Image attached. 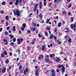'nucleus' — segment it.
<instances>
[{"label":"nucleus","mask_w":76,"mask_h":76,"mask_svg":"<svg viewBox=\"0 0 76 76\" xmlns=\"http://www.w3.org/2000/svg\"><path fill=\"white\" fill-rule=\"evenodd\" d=\"M0 12L1 14H3L4 13V11L3 10H1L0 11Z\"/></svg>","instance_id":"nucleus-37"},{"label":"nucleus","mask_w":76,"mask_h":76,"mask_svg":"<svg viewBox=\"0 0 76 76\" xmlns=\"http://www.w3.org/2000/svg\"><path fill=\"white\" fill-rule=\"evenodd\" d=\"M16 28V27H15V26H14L13 27V31H16V29H15Z\"/></svg>","instance_id":"nucleus-27"},{"label":"nucleus","mask_w":76,"mask_h":76,"mask_svg":"<svg viewBox=\"0 0 76 76\" xmlns=\"http://www.w3.org/2000/svg\"><path fill=\"white\" fill-rule=\"evenodd\" d=\"M71 14V13L70 12H69L68 13V15H70Z\"/></svg>","instance_id":"nucleus-64"},{"label":"nucleus","mask_w":76,"mask_h":76,"mask_svg":"<svg viewBox=\"0 0 76 76\" xmlns=\"http://www.w3.org/2000/svg\"><path fill=\"white\" fill-rule=\"evenodd\" d=\"M3 41H4V42L5 43L7 42V40H6V39H4Z\"/></svg>","instance_id":"nucleus-45"},{"label":"nucleus","mask_w":76,"mask_h":76,"mask_svg":"<svg viewBox=\"0 0 76 76\" xmlns=\"http://www.w3.org/2000/svg\"><path fill=\"white\" fill-rule=\"evenodd\" d=\"M10 37L11 39L13 38H14V36L12 35V34H11L10 35Z\"/></svg>","instance_id":"nucleus-15"},{"label":"nucleus","mask_w":76,"mask_h":76,"mask_svg":"<svg viewBox=\"0 0 76 76\" xmlns=\"http://www.w3.org/2000/svg\"><path fill=\"white\" fill-rule=\"evenodd\" d=\"M17 42H18L17 44H20V42H21V41H20V39H17Z\"/></svg>","instance_id":"nucleus-5"},{"label":"nucleus","mask_w":76,"mask_h":76,"mask_svg":"<svg viewBox=\"0 0 76 76\" xmlns=\"http://www.w3.org/2000/svg\"><path fill=\"white\" fill-rule=\"evenodd\" d=\"M56 72H57V73L59 72V69H57L56 70Z\"/></svg>","instance_id":"nucleus-53"},{"label":"nucleus","mask_w":76,"mask_h":76,"mask_svg":"<svg viewBox=\"0 0 76 76\" xmlns=\"http://www.w3.org/2000/svg\"><path fill=\"white\" fill-rule=\"evenodd\" d=\"M10 4L12 5V4H13V2H12V1L10 2Z\"/></svg>","instance_id":"nucleus-59"},{"label":"nucleus","mask_w":76,"mask_h":76,"mask_svg":"<svg viewBox=\"0 0 76 76\" xmlns=\"http://www.w3.org/2000/svg\"><path fill=\"white\" fill-rule=\"evenodd\" d=\"M27 32H28V34H31V31H30V30H28L27 31Z\"/></svg>","instance_id":"nucleus-40"},{"label":"nucleus","mask_w":76,"mask_h":76,"mask_svg":"<svg viewBox=\"0 0 76 76\" xmlns=\"http://www.w3.org/2000/svg\"><path fill=\"white\" fill-rule=\"evenodd\" d=\"M35 75L37 76H38L39 75V72L38 71H36L35 72Z\"/></svg>","instance_id":"nucleus-9"},{"label":"nucleus","mask_w":76,"mask_h":76,"mask_svg":"<svg viewBox=\"0 0 76 76\" xmlns=\"http://www.w3.org/2000/svg\"><path fill=\"white\" fill-rule=\"evenodd\" d=\"M38 3H37L36 4L35 6L34 7H36V8H37V6H38Z\"/></svg>","instance_id":"nucleus-33"},{"label":"nucleus","mask_w":76,"mask_h":76,"mask_svg":"<svg viewBox=\"0 0 76 76\" xmlns=\"http://www.w3.org/2000/svg\"><path fill=\"white\" fill-rule=\"evenodd\" d=\"M45 61L46 62H49L50 61V60H49V59L48 58H45Z\"/></svg>","instance_id":"nucleus-10"},{"label":"nucleus","mask_w":76,"mask_h":76,"mask_svg":"<svg viewBox=\"0 0 76 76\" xmlns=\"http://www.w3.org/2000/svg\"><path fill=\"white\" fill-rule=\"evenodd\" d=\"M19 0H16L15 2V5L17 6V5L18 4V2H19Z\"/></svg>","instance_id":"nucleus-6"},{"label":"nucleus","mask_w":76,"mask_h":76,"mask_svg":"<svg viewBox=\"0 0 76 76\" xmlns=\"http://www.w3.org/2000/svg\"><path fill=\"white\" fill-rule=\"evenodd\" d=\"M36 30V29L34 27L33 28V31H35Z\"/></svg>","instance_id":"nucleus-44"},{"label":"nucleus","mask_w":76,"mask_h":76,"mask_svg":"<svg viewBox=\"0 0 76 76\" xmlns=\"http://www.w3.org/2000/svg\"><path fill=\"white\" fill-rule=\"evenodd\" d=\"M12 20H16V18H13Z\"/></svg>","instance_id":"nucleus-63"},{"label":"nucleus","mask_w":76,"mask_h":76,"mask_svg":"<svg viewBox=\"0 0 76 76\" xmlns=\"http://www.w3.org/2000/svg\"><path fill=\"white\" fill-rule=\"evenodd\" d=\"M61 23L60 22L59 23L58 25V27H60L61 26Z\"/></svg>","instance_id":"nucleus-20"},{"label":"nucleus","mask_w":76,"mask_h":76,"mask_svg":"<svg viewBox=\"0 0 76 76\" xmlns=\"http://www.w3.org/2000/svg\"><path fill=\"white\" fill-rule=\"evenodd\" d=\"M37 8H36L35 7H34V12H36V11H37Z\"/></svg>","instance_id":"nucleus-22"},{"label":"nucleus","mask_w":76,"mask_h":76,"mask_svg":"<svg viewBox=\"0 0 76 76\" xmlns=\"http://www.w3.org/2000/svg\"><path fill=\"white\" fill-rule=\"evenodd\" d=\"M38 37H42L41 35V34H38Z\"/></svg>","instance_id":"nucleus-54"},{"label":"nucleus","mask_w":76,"mask_h":76,"mask_svg":"<svg viewBox=\"0 0 76 76\" xmlns=\"http://www.w3.org/2000/svg\"><path fill=\"white\" fill-rule=\"evenodd\" d=\"M72 7V4H69L68 5V7H69V8H70V7Z\"/></svg>","instance_id":"nucleus-34"},{"label":"nucleus","mask_w":76,"mask_h":76,"mask_svg":"<svg viewBox=\"0 0 76 76\" xmlns=\"http://www.w3.org/2000/svg\"><path fill=\"white\" fill-rule=\"evenodd\" d=\"M5 18L7 20H9V16H8L7 15L5 16Z\"/></svg>","instance_id":"nucleus-25"},{"label":"nucleus","mask_w":76,"mask_h":76,"mask_svg":"<svg viewBox=\"0 0 76 76\" xmlns=\"http://www.w3.org/2000/svg\"><path fill=\"white\" fill-rule=\"evenodd\" d=\"M39 9H41V7H42V3L40 2L39 4Z\"/></svg>","instance_id":"nucleus-21"},{"label":"nucleus","mask_w":76,"mask_h":76,"mask_svg":"<svg viewBox=\"0 0 76 76\" xmlns=\"http://www.w3.org/2000/svg\"><path fill=\"white\" fill-rule=\"evenodd\" d=\"M51 73L52 74H54L55 72H54V69H52L51 70Z\"/></svg>","instance_id":"nucleus-23"},{"label":"nucleus","mask_w":76,"mask_h":76,"mask_svg":"<svg viewBox=\"0 0 76 76\" xmlns=\"http://www.w3.org/2000/svg\"><path fill=\"white\" fill-rule=\"evenodd\" d=\"M45 35L47 37H48V32L47 31L45 32Z\"/></svg>","instance_id":"nucleus-18"},{"label":"nucleus","mask_w":76,"mask_h":76,"mask_svg":"<svg viewBox=\"0 0 76 76\" xmlns=\"http://www.w3.org/2000/svg\"><path fill=\"white\" fill-rule=\"evenodd\" d=\"M47 30H48L49 31H50V28H47Z\"/></svg>","instance_id":"nucleus-58"},{"label":"nucleus","mask_w":76,"mask_h":76,"mask_svg":"<svg viewBox=\"0 0 76 76\" xmlns=\"http://www.w3.org/2000/svg\"><path fill=\"white\" fill-rule=\"evenodd\" d=\"M50 21V19H48L46 21V23H49V22Z\"/></svg>","instance_id":"nucleus-30"},{"label":"nucleus","mask_w":76,"mask_h":76,"mask_svg":"<svg viewBox=\"0 0 76 76\" xmlns=\"http://www.w3.org/2000/svg\"><path fill=\"white\" fill-rule=\"evenodd\" d=\"M19 69H22V65H20Z\"/></svg>","instance_id":"nucleus-50"},{"label":"nucleus","mask_w":76,"mask_h":76,"mask_svg":"<svg viewBox=\"0 0 76 76\" xmlns=\"http://www.w3.org/2000/svg\"><path fill=\"white\" fill-rule=\"evenodd\" d=\"M14 44H14V43H13V42H12L11 43V45H14Z\"/></svg>","instance_id":"nucleus-48"},{"label":"nucleus","mask_w":76,"mask_h":76,"mask_svg":"<svg viewBox=\"0 0 76 76\" xmlns=\"http://www.w3.org/2000/svg\"><path fill=\"white\" fill-rule=\"evenodd\" d=\"M24 29H25V28H24V27H23L22 28V31H24Z\"/></svg>","instance_id":"nucleus-60"},{"label":"nucleus","mask_w":76,"mask_h":76,"mask_svg":"<svg viewBox=\"0 0 76 76\" xmlns=\"http://www.w3.org/2000/svg\"><path fill=\"white\" fill-rule=\"evenodd\" d=\"M1 57H4V54L3 53L1 54Z\"/></svg>","instance_id":"nucleus-56"},{"label":"nucleus","mask_w":76,"mask_h":76,"mask_svg":"<svg viewBox=\"0 0 76 76\" xmlns=\"http://www.w3.org/2000/svg\"><path fill=\"white\" fill-rule=\"evenodd\" d=\"M39 57H40L41 58H43V55H40Z\"/></svg>","instance_id":"nucleus-43"},{"label":"nucleus","mask_w":76,"mask_h":76,"mask_svg":"<svg viewBox=\"0 0 76 76\" xmlns=\"http://www.w3.org/2000/svg\"><path fill=\"white\" fill-rule=\"evenodd\" d=\"M3 30V28H0V32H1V31Z\"/></svg>","instance_id":"nucleus-55"},{"label":"nucleus","mask_w":76,"mask_h":76,"mask_svg":"<svg viewBox=\"0 0 76 76\" xmlns=\"http://www.w3.org/2000/svg\"><path fill=\"white\" fill-rule=\"evenodd\" d=\"M62 70L61 72L62 73H64V71L65 70V68L64 67H63L61 69Z\"/></svg>","instance_id":"nucleus-4"},{"label":"nucleus","mask_w":76,"mask_h":76,"mask_svg":"<svg viewBox=\"0 0 76 76\" xmlns=\"http://www.w3.org/2000/svg\"><path fill=\"white\" fill-rule=\"evenodd\" d=\"M16 38H14L13 39V42H16Z\"/></svg>","instance_id":"nucleus-29"},{"label":"nucleus","mask_w":76,"mask_h":76,"mask_svg":"<svg viewBox=\"0 0 76 76\" xmlns=\"http://www.w3.org/2000/svg\"><path fill=\"white\" fill-rule=\"evenodd\" d=\"M38 58H39V60H41V57L40 56Z\"/></svg>","instance_id":"nucleus-61"},{"label":"nucleus","mask_w":76,"mask_h":76,"mask_svg":"<svg viewBox=\"0 0 76 76\" xmlns=\"http://www.w3.org/2000/svg\"><path fill=\"white\" fill-rule=\"evenodd\" d=\"M60 1V0H54V3H58L59 1Z\"/></svg>","instance_id":"nucleus-8"},{"label":"nucleus","mask_w":76,"mask_h":76,"mask_svg":"<svg viewBox=\"0 0 76 76\" xmlns=\"http://www.w3.org/2000/svg\"><path fill=\"white\" fill-rule=\"evenodd\" d=\"M60 61V58H58L56 60V62H59Z\"/></svg>","instance_id":"nucleus-17"},{"label":"nucleus","mask_w":76,"mask_h":76,"mask_svg":"<svg viewBox=\"0 0 76 76\" xmlns=\"http://www.w3.org/2000/svg\"><path fill=\"white\" fill-rule=\"evenodd\" d=\"M64 60L65 61H67V59L66 58H64Z\"/></svg>","instance_id":"nucleus-47"},{"label":"nucleus","mask_w":76,"mask_h":76,"mask_svg":"<svg viewBox=\"0 0 76 76\" xmlns=\"http://www.w3.org/2000/svg\"><path fill=\"white\" fill-rule=\"evenodd\" d=\"M10 56H12V53L11 52L10 53Z\"/></svg>","instance_id":"nucleus-62"},{"label":"nucleus","mask_w":76,"mask_h":76,"mask_svg":"<svg viewBox=\"0 0 76 76\" xmlns=\"http://www.w3.org/2000/svg\"><path fill=\"white\" fill-rule=\"evenodd\" d=\"M65 32H66V33H69V30H67L65 31Z\"/></svg>","instance_id":"nucleus-41"},{"label":"nucleus","mask_w":76,"mask_h":76,"mask_svg":"<svg viewBox=\"0 0 76 76\" xmlns=\"http://www.w3.org/2000/svg\"><path fill=\"white\" fill-rule=\"evenodd\" d=\"M28 68H26L24 70V75H26V73H28Z\"/></svg>","instance_id":"nucleus-3"},{"label":"nucleus","mask_w":76,"mask_h":76,"mask_svg":"<svg viewBox=\"0 0 76 76\" xmlns=\"http://www.w3.org/2000/svg\"><path fill=\"white\" fill-rule=\"evenodd\" d=\"M69 42H72V40L71 39H69L68 40Z\"/></svg>","instance_id":"nucleus-46"},{"label":"nucleus","mask_w":76,"mask_h":76,"mask_svg":"<svg viewBox=\"0 0 76 76\" xmlns=\"http://www.w3.org/2000/svg\"><path fill=\"white\" fill-rule=\"evenodd\" d=\"M70 20H71V22H73V17H72L70 18Z\"/></svg>","instance_id":"nucleus-26"},{"label":"nucleus","mask_w":76,"mask_h":76,"mask_svg":"<svg viewBox=\"0 0 76 76\" xmlns=\"http://www.w3.org/2000/svg\"><path fill=\"white\" fill-rule=\"evenodd\" d=\"M6 63L7 64H8V63H9V60H7L6 61Z\"/></svg>","instance_id":"nucleus-35"},{"label":"nucleus","mask_w":76,"mask_h":76,"mask_svg":"<svg viewBox=\"0 0 76 76\" xmlns=\"http://www.w3.org/2000/svg\"><path fill=\"white\" fill-rule=\"evenodd\" d=\"M61 44V42L59 41V40L58 41V44Z\"/></svg>","instance_id":"nucleus-36"},{"label":"nucleus","mask_w":76,"mask_h":76,"mask_svg":"<svg viewBox=\"0 0 76 76\" xmlns=\"http://www.w3.org/2000/svg\"><path fill=\"white\" fill-rule=\"evenodd\" d=\"M39 18H42V14L40 13L39 15Z\"/></svg>","instance_id":"nucleus-19"},{"label":"nucleus","mask_w":76,"mask_h":76,"mask_svg":"<svg viewBox=\"0 0 76 76\" xmlns=\"http://www.w3.org/2000/svg\"><path fill=\"white\" fill-rule=\"evenodd\" d=\"M45 49V46L43 45L42 47V50H44Z\"/></svg>","instance_id":"nucleus-16"},{"label":"nucleus","mask_w":76,"mask_h":76,"mask_svg":"<svg viewBox=\"0 0 76 76\" xmlns=\"http://www.w3.org/2000/svg\"><path fill=\"white\" fill-rule=\"evenodd\" d=\"M50 57H53L55 56L54 54H50L49 55Z\"/></svg>","instance_id":"nucleus-11"},{"label":"nucleus","mask_w":76,"mask_h":76,"mask_svg":"<svg viewBox=\"0 0 76 76\" xmlns=\"http://www.w3.org/2000/svg\"><path fill=\"white\" fill-rule=\"evenodd\" d=\"M63 67H64V66H63V65H59L58 66V68H61V67L63 68Z\"/></svg>","instance_id":"nucleus-13"},{"label":"nucleus","mask_w":76,"mask_h":76,"mask_svg":"<svg viewBox=\"0 0 76 76\" xmlns=\"http://www.w3.org/2000/svg\"><path fill=\"white\" fill-rule=\"evenodd\" d=\"M32 44H34V43H35V40H32Z\"/></svg>","instance_id":"nucleus-42"},{"label":"nucleus","mask_w":76,"mask_h":76,"mask_svg":"<svg viewBox=\"0 0 76 76\" xmlns=\"http://www.w3.org/2000/svg\"><path fill=\"white\" fill-rule=\"evenodd\" d=\"M13 12L15 16H16V15H17V16H20V12H19V11L18 10H17L16 12L14 10H13Z\"/></svg>","instance_id":"nucleus-1"},{"label":"nucleus","mask_w":76,"mask_h":76,"mask_svg":"<svg viewBox=\"0 0 76 76\" xmlns=\"http://www.w3.org/2000/svg\"><path fill=\"white\" fill-rule=\"evenodd\" d=\"M26 26V25L25 24V23H24L23 24V28H25V26Z\"/></svg>","instance_id":"nucleus-38"},{"label":"nucleus","mask_w":76,"mask_h":76,"mask_svg":"<svg viewBox=\"0 0 76 76\" xmlns=\"http://www.w3.org/2000/svg\"><path fill=\"white\" fill-rule=\"evenodd\" d=\"M7 30H9L10 29V26H8L7 28Z\"/></svg>","instance_id":"nucleus-49"},{"label":"nucleus","mask_w":76,"mask_h":76,"mask_svg":"<svg viewBox=\"0 0 76 76\" xmlns=\"http://www.w3.org/2000/svg\"><path fill=\"white\" fill-rule=\"evenodd\" d=\"M51 76H56V74H52Z\"/></svg>","instance_id":"nucleus-51"},{"label":"nucleus","mask_w":76,"mask_h":76,"mask_svg":"<svg viewBox=\"0 0 76 76\" xmlns=\"http://www.w3.org/2000/svg\"><path fill=\"white\" fill-rule=\"evenodd\" d=\"M8 24H9V23H8V22H6V26H7V25H8Z\"/></svg>","instance_id":"nucleus-57"},{"label":"nucleus","mask_w":76,"mask_h":76,"mask_svg":"<svg viewBox=\"0 0 76 76\" xmlns=\"http://www.w3.org/2000/svg\"><path fill=\"white\" fill-rule=\"evenodd\" d=\"M2 5H5V4H6V2L5 1H3L2 3Z\"/></svg>","instance_id":"nucleus-31"},{"label":"nucleus","mask_w":76,"mask_h":76,"mask_svg":"<svg viewBox=\"0 0 76 76\" xmlns=\"http://www.w3.org/2000/svg\"><path fill=\"white\" fill-rule=\"evenodd\" d=\"M73 26L74 27V28H73L74 31H76V24L74 23V24H72L70 26V28L71 29H73Z\"/></svg>","instance_id":"nucleus-2"},{"label":"nucleus","mask_w":76,"mask_h":76,"mask_svg":"<svg viewBox=\"0 0 76 76\" xmlns=\"http://www.w3.org/2000/svg\"><path fill=\"white\" fill-rule=\"evenodd\" d=\"M3 54H4V55H5V56H7V52L6 51H4L3 52Z\"/></svg>","instance_id":"nucleus-14"},{"label":"nucleus","mask_w":76,"mask_h":76,"mask_svg":"<svg viewBox=\"0 0 76 76\" xmlns=\"http://www.w3.org/2000/svg\"><path fill=\"white\" fill-rule=\"evenodd\" d=\"M54 39L56 42L57 41V37H56V36L54 38Z\"/></svg>","instance_id":"nucleus-39"},{"label":"nucleus","mask_w":76,"mask_h":76,"mask_svg":"<svg viewBox=\"0 0 76 76\" xmlns=\"http://www.w3.org/2000/svg\"><path fill=\"white\" fill-rule=\"evenodd\" d=\"M66 12L65 11H64L63 12V14H65L66 13Z\"/></svg>","instance_id":"nucleus-52"},{"label":"nucleus","mask_w":76,"mask_h":76,"mask_svg":"<svg viewBox=\"0 0 76 76\" xmlns=\"http://www.w3.org/2000/svg\"><path fill=\"white\" fill-rule=\"evenodd\" d=\"M26 48L28 50H30V49H31V47L29 46H27L26 47Z\"/></svg>","instance_id":"nucleus-24"},{"label":"nucleus","mask_w":76,"mask_h":76,"mask_svg":"<svg viewBox=\"0 0 76 76\" xmlns=\"http://www.w3.org/2000/svg\"><path fill=\"white\" fill-rule=\"evenodd\" d=\"M50 39H53V35L52 34L50 35Z\"/></svg>","instance_id":"nucleus-12"},{"label":"nucleus","mask_w":76,"mask_h":76,"mask_svg":"<svg viewBox=\"0 0 76 76\" xmlns=\"http://www.w3.org/2000/svg\"><path fill=\"white\" fill-rule=\"evenodd\" d=\"M46 4H47V2H46V1H44V6H46Z\"/></svg>","instance_id":"nucleus-32"},{"label":"nucleus","mask_w":76,"mask_h":76,"mask_svg":"<svg viewBox=\"0 0 76 76\" xmlns=\"http://www.w3.org/2000/svg\"><path fill=\"white\" fill-rule=\"evenodd\" d=\"M8 34V32L6 31V32H5L4 35H7Z\"/></svg>","instance_id":"nucleus-28"},{"label":"nucleus","mask_w":76,"mask_h":76,"mask_svg":"<svg viewBox=\"0 0 76 76\" xmlns=\"http://www.w3.org/2000/svg\"><path fill=\"white\" fill-rule=\"evenodd\" d=\"M5 72H6V68L4 67V69L2 71V73H5Z\"/></svg>","instance_id":"nucleus-7"}]
</instances>
